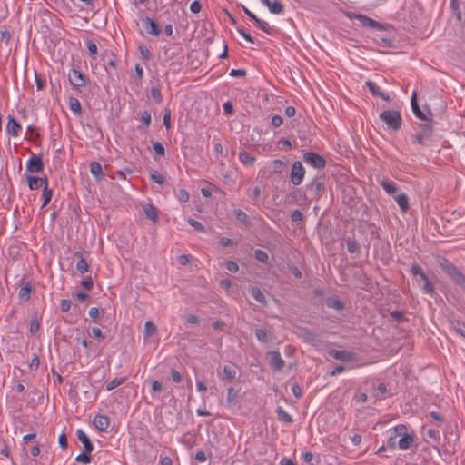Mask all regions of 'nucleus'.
I'll return each instance as SVG.
<instances>
[{
	"instance_id": "64",
	"label": "nucleus",
	"mask_w": 465,
	"mask_h": 465,
	"mask_svg": "<svg viewBox=\"0 0 465 465\" xmlns=\"http://www.w3.org/2000/svg\"><path fill=\"white\" fill-rule=\"evenodd\" d=\"M226 269L231 272H236L239 270V266L234 261H227Z\"/></svg>"
},
{
	"instance_id": "12",
	"label": "nucleus",
	"mask_w": 465,
	"mask_h": 465,
	"mask_svg": "<svg viewBox=\"0 0 465 465\" xmlns=\"http://www.w3.org/2000/svg\"><path fill=\"white\" fill-rule=\"evenodd\" d=\"M328 353L333 359L341 361L342 362H351L355 359V353L352 351L331 349L329 351Z\"/></svg>"
},
{
	"instance_id": "36",
	"label": "nucleus",
	"mask_w": 465,
	"mask_h": 465,
	"mask_svg": "<svg viewBox=\"0 0 465 465\" xmlns=\"http://www.w3.org/2000/svg\"><path fill=\"white\" fill-rule=\"evenodd\" d=\"M381 186L390 195H392L397 191L396 184L394 183H392V182H389V181H386V180H382L381 182Z\"/></svg>"
},
{
	"instance_id": "54",
	"label": "nucleus",
	"mask_w": 465,
	"mask_h": 465,
	"mask_svg": "<svg viewBox=\"0 0 465 465\" xmlns=\"http://www.w3.org/2000/svg\"><path fill=\"white\" fill-rule=\"evenodd\" d=\"M391 316L395 319L396 321L402 322L406 320L404 312L401 311H391L390 312Z\"/></svg>"
},
{
	"instance_id": "24",
	"label": "nucleus",
	"mask_w": 465,
	"mask_h": 465,
	"mask_svg": "<svg viewBox=\"0 0 465 465\" xmlns=\"http://www.w3.org/2000/svg\"><path fill=\"white\" fill-rule=\"evenodd\" d=\"M256 339L263 344H267L272 341V334L267 332L265 330L262 329H255L254 331Z\"/></svg>"
},
{
	"instance_id": "14",
	"label": "nucleus",
	"mask_w": 465,
	"mask_h": 465,
	"mask_svg": "<svg viewBox=\"0 0 465 465\" xmlns=\"http://www.w3.org/2000/svg\"><path fill=\"white\" fill-rule=\"evenodd\" d=\"M411 105L412 112H413V114H415L416 117H418L419 119L424 121V123H428L430 121V118H428L426 116L424 112H422L420 110V106L418 104V102H417V92H413V94L411 95Z\"/></svg>"
},
{
	"instance_id": "63",
	"label": "nucleus",
	"mask_w": 465,
	"mask_h": 465,
	"mask_svg": "<svg viewBox=\"0 0 465 465\" xmlns=\"http://www.w3.org/2000/svg\"><path fill=\"white\" fill-rule=\"evenodd\" d=\"M190 10L193 14L200 13L202 10V4L197 0L193 1L190 5Z\"/></svg>"
},
{
	"instance_id": "44",
	"label": "nucleus",
	"mask_w": 465,
	"mask_h": 465,
	"mask_svg": "<svg viewBox=\"0 0 465 465\" xmlns=\"http://www.w3.org/2000/svg\"><path fill=\"white\" fill-rule=\"evenodd\" d=\"M424 282V284L422 286V290L425 293L428 294H433L434 293V286L432 282L429 280L428 276L426 275L425 278L421 279Z\"/></svg>"
},
{
	"instance_id": "45",
	"label": "nucleus",
	"mask_w": 465,
	"mask_h": 465,
	"mask_svg": "<svg viewBox=\"0 0 465 465\" xmlns=\"http://www.w3.org/2000/svg\"><path fill=\"white\" fill-rule=\"evenodd\" d=\"M90 453L91 452H85V450H84L82 453H80L76 458H75V461L77 462H80V463H83V464H88L91 462L92 460V458L90 456Z\"/></svg>"
},
{
	"instance_id": "8",
	"label": "nucleus",
	"mask_w": 465,
	"mask_h": 465,
	"mask_svg": "<svg viewBox=\"0 0 465 465\" xmlns=\"http://www.w3.org/2000/svg\"><path fill=\"white\" fill-rule=\"evenodd\" d=\"M44 170V162L40 154H33L26 162V172L35 173Z\"/></svg>"
},
{
	"instance_id": "49",
	"label": "nucleus",
	"mask_w": 465,
	"mask_h": 465,
	"mask_svg": "<svg viewBox=\"0 0 465 465\" xmlns=\"http://www.w3.org/2000/svg\"><path fill=\"white\" fill-rule=\"evenodd\" d=\"M187 222L196 231H198V232H204L205 231V227H204V225L202 223H200V222H198V221H196V220H194L193 218H188Z\"/></svg>"
},
{
	"instance_id": "18",
	"label": "nucleus",
	"mask_w": 465,
	"mask_h": 465,
	"mask_svg": "<svg viewBox=\"0 0 465 465\" xmlns=\"http://www.w3.org/2000/svg\"><path fill=\"white\" fill-rule=\"evenodd\" d=\"M400 437L401 439L398 440V447L402 450L410 449L414 442V436L408 434V430H404V434H401Z\"/></svg>"
},
{
	"instance_id": "40",
	"label": "nucleus",
	"mask_w": 465,
	"mask_h": 465,
	"mask_svg": "<svg viewBox=\"0 0 465 465\" xmlns=\"http://www.w3.org/2000/svg\"><path fill=\"white\" fill-rule=\"evenodd\" d=\"M30 190H36L40 187L38 177L25 173Z\"/></svg>"
},
{
	"instance_id": "27",
	"label": "nucleus",
	"mask_w": 465,
	"mask_h": 465,
	"mask_svg": "<svg viewBox=\"0 0 465 465\" xmlns=\"http://www.w3.org/2000/svg\"><path fill=\"white\" fill-rule=\"evenodd\" d=\"M240 390L230 387L227 390L226 402L228 406H233L237 403Z\"/></svg>"
},
{
	"instance_id": "34",
	"label": "nucleus",
	"mask_w": 465,
	"mask_h": 465,
	"mask_svg": "<svg viewBox=\"0 0 465 465\" xmlns=\"http://www.w3.org/2000/svg\"><path fill=\"white\" fill-rule=\"evenodd\" d=\"M276 413L279 420L289 424L292 422V416L287 411H285L282 407L279 406L276 409Z\"/></svg>"
},
{
	"instance_id": "61",
	"label": "nucleus",
	"mask_w": 465,
	"mask_h": 465,
	"mask_svg": "<svg viewBox=\"0 0 465 465\" xmlns=\"http://www.w3.org/2000/svg\"><path fill=\"white\" fill-rule=\"evenodd\" d=\"M87 49H88V52H89V54L90 55H95L97 54V45L96 44L92 41V40H89L87 41Z\"/></svg>"
},
{
	"instance_id": "28",
	"label": "nucleus",
	"mask_w": 465,
	"mask_h": 465,
	"mask_svg": "<svg viewBox=\"0 0 465 465\" xmlns=\"http://www.w3.org/2000/svg\"><path fill=\"white\" fill-rule=\"evenodd\" d=\"M233 213L235 215V218L239 222H241L242 224H244L246 227L251 226V224H252L251 218L242 210L236 209L233 211Z\"/></svg>"
},
{
	"instance_id": "31",
	"label": "nucleus",
	"mask_w": 465,
	"mask_h": 465,
	"mask_svg": "<svg viewBox=\"0 0 465 465\" xmlns=\"http://www.w3.org/2000/svg\"><path fill=\"white\" fill-rule=\"evenodd\" d=\"M69 107L73 111V113L76 115H81L82 114V105L79 100L75 97L71 96L69 98Z\"/></svg>"
},
{
	"instance_id": "30",
	"label": "nucleus",
	"mask_w": 465,
	"mask_h": 465,
	"mask_svg": "<svg viewBox=\"0 0 465 465\" xmlns=\"http://www.w3.org/2000/svg\"><path fill=\"white\" fill-rule=\"evenodd\" d=\"M451 328L461 337L465 338V322L459 320L450 322Z\"/></svg>"
},
{
	"instance_id": "47",
	"label": "nucleus",
	"mask_w": 465,
	"mask_h": 465,
	"mask_svg": "<svg viewBox=\"0 0 465 465\" xmlns=\"http://www.w3.org/2000/svg\"><path fill=\"white\" fill-rule=\"evenodd\" d=\"M39 328H40V323H39V321L37 319L36 316H35L32 320H31V322H30V327H29V332L34 335L38 331H39Z\"/></svg>"
},
{
	"instance_id": "57",
	"label": "nucleus",
	"mask_w": 465,
	"mask_h": 465,
	"mask_svg": "<svg viewBox=\"0 0 465 465\" xmlns=\"http://www.w3.org/2000/svg\"><path fill=\"white\" fill-rule=\"evenodd\" d=\"M291 219L293 223H300L303 219V215L301 211L294 210L292 212Z\"/></svg>"
},
{
	"instance_id": "53",
	"label": "nucleus",
	"mask_w": 465,
	"mask_h": 465,
	"mask_svg": "<svg viewBox=\"0 0 465 465\" xmlns=\"http://www.w3.org/2000/svg\"><path fill=\"white\" fill-rule=\"evenodd\" d=\"M292 391L296 399H300L302 396V389L297 382L292 384Z\"/></svg>"
},
{
	"instance_id": "20",
	"label": "nucleus",
	"mask_w": 465,
	"mask_h": 465,
	"mask_svg": "<svg viewBox=\"0 0 465 465\" xmlns=\"http://www.w3.org/2000/svg\"><path fill=\"white\" fill-rule=\"evenodd\" d=\"M94 425L98 430L104 431L110 425V419L105 415H96L94 418Z\"/></svg>"
},
{
	"instance_id": "6",
	"label": "nucleus",
	"mask_w": 465,
	"mask_h": 465,
	"mask_svg": "<svg viewBox=\"0 0 465 465\" xmlns=\"http://www.w3.org/2000/svg\"><path fill=\"white\" fill-rule=\"evenodd\" d=\"M302 160L316 169H323L326 166V160L314 152H306L302 155Z\"/></svg>"
},
{
	"instance_id": "11",
	"label": "nucleus",
	"mask_w": 465,
	"mask_h": 465,
	"mask_svg": "<svg viewBox=\"0 0 465 465\" xmlns=\"http://www.w3.org/2000/svg\"><path fill=\"white\" fill-rule=\"evenodd\" d=\"M68 79L70 84L74 88H81L86 85L85 76L78 70L72 69L68 74Z\"/></svg>"
},
{
	"instance_id": "16",
	"label": "nucleus",
	"mask_w": 465,
	"mask_h": 465,
	"mask_svg": "<svg viewBox=\"0 0 465 465\" xmlns=\"http://www.w3.org/2000/svg\"><path fill=\"white\" fill-rule=\"evenodd\" d=\"M237 371L236 366L232 363L224 365L223 368V375L220 376L222 380H226L232 382L236 378Z\"/></svg>"
},
{
	"instance_id": "58",
	"label": "nucleus",
	"mask_w": 465,
	"mask_h": 465,
	"mask_svg": "<svg viewBox=\"0 0 465 465\" xmlns=\"http://www.w3.org/2000/svg\"><path fill=\"white\" fill-rule=\"evenodd\" d=\"M81 285L87 291H90L93 289L94 287V282H93V280L90 276L84 278L82 282H81Z\"/></svg>"
},
{
	"instance_id": "5",
	"label": "nucleus",
	"mask_w": 465,
	"mask_h": 465,
	"mask_svg": "<svg viewBox=\"0 0 465 465\" xmlns=\"http://www.w3.org/2000/svg\"><path fill=\"white\" fill-rule=\"evenodd\" d=\"M347 16L351 20H358L364 27L372 28L379 31L384 30L385 28L382 24L362 14L348 13Z\"/></svg>"
},
{
	"instance_id": "25",
	"label": "nucleus",
	"mask_w": 465,
	"mask_h": 465,
	"mask_svg": "<svg viewBox=\"0 0 465 465\" xmlns=\"http://www.w3.org/2000/svg\"><path fill=\"white\" fill-rule=\"evenodd\" d=\"M302 337L304 341L312 345H317L321 342V340L318 338L317 334L307 329L302 331Z\"/></svg>"
},
{
	"instance_id": "21",
	"label": "nucleus",
	"mask_w": 465,
	"mask_h": 465,
	"mask_svg": "<svg viewBox=\"0 0 465 465\" xmlns=\"http://www.w3.org/2000/svg\"><path fill=\"white\" fill-rule=\"evenodd\" d=\"M76 435H77L78 440L84 445V450H85V452H92L94 450L93 443L91 442L88 436L84 432V430L81 429L77 430Z\"/></svg>"
},
{
	"instance_id": "23",
	"label": "nucleus",
	"mask_w": 465,
	"mask_h": 465,
	"mask_svg": "<svg viewBox=\"0 0 465 465\" xmlns=\"http://www.w3.org/2000/svg\"><path fill=\"white\" fill-rule=\"evenodd\" d=\"M249 292L251 295L255 299V301H257L258 302L264 306L267 305V300L260 288L256 286H251L249 288Z\"/></svg>"
},
{
	"instance_id": "33",
	"label": "nucleus",
	"mask_w": 465,
	"mask_h": 465,
	"mask_svg": "<svg viewBox=\"0 0 465 465\" xmlns=\"http://www.w3.org/2000/svg\"><path fill=\"white\" fill-rule=\"evenodd\" d=\"M326 304L329 308L341 311L344 309V303L339 298H328Z\"/></svg>"
},
{
	"instance_id": "15",
	"label": "nucleus",
	"mask_w": 465,
	"mask_h": 465,
	"mask_svg": "<svg viewBox=\"0 0 465 465\" xmlns=\"http://www.w3.org/2000/svg\"><path fill=\"white\" fill-rule=\"evenodd\" d=\"M22 130L21 124L18 123V121L14 117L9 115L8 116V122L6 125V131L8 134L11 136L16 137L19 135V133Z\"/></svg>"
},
{
	"instance_id": "39",
	"label": "nucleus",
	"mask_w": 465,
	"mask_h": 465,
	"mask_svg": "<svg viewBox=\"0 0 465 465\" xmlns=\"http://www.w3.org/2000/svg\"><path fill=\"white\" fill-rule=\"evenodd\" d=\"M157 331V328H156V325L151 322V321H147L144 324V330H143V333H144V336H152L153 334H155Z\"/></svg>"
},
{
	"instance_id": "50",
	"label": "nucleus",
	"mask_w": 465,
	"mask_h": 465,
	"mask_svg": "<svg viewBox=\"0 0 465 465\" xmlns=\"http://www.w3.org/2000/svg\"><path fill=\"white\" fill-rule=\"evenodd\" d=\"M450 8L455 13L458 20H461V12L460 10V5L458 0H450Z\"/></svg>"
},
{
	"instance_id": "43",
	"label": "nucleus",
	"mask_w": 465,
	"mask_h": 465,
	"mask_svg": "<svg viewBox=\"0 0 465 465\" xmlns=\"http://www.w3.org/2000/svg\"><path fill=\"white\" fill-rule=\"evenodd\" d=\"M254 256L261 262H263V263H268L269 262V255H268V253L266 252L261 250V249L255 250Z\"/></svg>"
},
{
	"instance_id": "38",
	"label": "nucleus",
	"mask_w": 465,
	"mask_h": 465,
	"mask_svg": "<svg viewBox=\"0 0 465 465\" xmlns=\"http://www.w3.org/2000/svg\"><path fill=\"white\" fill-rule=\"evenodd\" d=\"M53 197V190L50 188H43L42 192V198H43V203L41 208L43 209L52 200Z\"/></svg>"
},
{
	"instance_id": "52",
	"label": "nucleus",
	"mask_w": 465,
	"mask_h": 465,
	"mask_svg": "<svg viewBox=\"0 0 465 465\" xmlns=\"http://www.w3.org/2000/svg\"><path fill=\"white\" fill-rule=\"evenodd\" d=\"M272 168H273V172L276 173H280L282 171V168L284 166V163L282 160H280V159H276V160L272 161Z\"/></svg>"
},
{
	"instance_id": "32",
	"label": "nucleus",
	"mask_w": 465,
	"mask_h": 465,
	"mask_svg": "<svg viewBox=\"0 0 465 465\" xmlns=\"http://www.w3.org/2000/svg\"><path fill=\"white\" fill-rule=\"evenodd\" d=\"M398 205L401 209L402 212H407L409 209V199L405 193H401L396 196L395 198Z\"/></svg>"
},
{
	"instance_id": "19",
	"label": "nucleus",
	"mask_w": 465,
	"mask_h": 465,
	"mask_svg": "<svg viewBox=\"0 0 465 465\" xmlns=\"http://www.w3.org/2000/svg\"><path fill=\"white\" fill-rule=\"evenodd\" d=\"M366 86L369 88L370 92L373 96L381 97V99L385 101H390L389 94H385L384 92H381L380 90V87L372 81H367Z\"/></svg>"
},
{
	"instance_id": "3",
	"label": "nucleus",
	"mask_w": 465,
	"mask_h": 465,
	"mask_svg": "<svg viewBox=\"0 0 465 465\" xmlns=\"http://www.w3.org/2000/svg\"><path fill=\"white\" fill-rule=\"evenodd\" d=\"M440 264L451 280L465 291V276L463 273L452 262L445 258L440 262Z\"/></svg>"
},
{
	"instance_id": "59",
	"label": "nucleus",
	"mask_w": 465,
	"mask_h": 465,
	"mask_svg": "<svg viewBox=\"0 0 465 465\" xmlns=\"http://www.w3.org/2000/svg\"><path fill=\"white\" fill-rule=\"evenodd\" d=\"M359 249V245L356 241L349 240L347 242V250L350 253H354Z\"/></svg>"
},
{
	"instance_id": "4",
	"label": "nucleus",
	"mask_w": 465,
	"mask_h": 465,
	"mask_svg": "<svg viewBox=\"0 0 465 465\" xmlns=\"http://www.w3.org/2000/svg\"><path fill=\"white\" fill-rule=\"evenodd\" d=\"M307 190L311 193L315 200H319L325 192V182L323 176H316L306 185Z\"/></svg>"
},
{
	"instance_id": "2",
	"label": "nucleus",
	"mask_w": 465,
	"mask_h": 465,
	"mask_svg": "<svg viewBox=\"0 0 465 465\" xmlns=\"http://www.w3.org/2000/svg\"><path fill=\"white\" fill-rule=\"evenodd\" d=\"M379 118L387 125L389 130L397 132L401 127V115L397 110H383Z\"/></svg>"
},
{
	"instance_id": "48",
	"label": "nucleus",
	"mask_w": 465,
	"mask_h": 465,
	"mask_svg": "<svg viewBox=\"0 0 465 465\" xmlns=\"http://www.w3.org/2000/svg\"><path fill=\"white\" fill-rule=\"evenodd\" d=\"M152 146L156 154L160 156H163L165 154V149L161 143L153 141Z\"/></svg>"
},
{
	"instance_id": "7",
	"label": "nucleus",
	"mask_w": 465,
	"mask_h": 465,
	"mask_svg": "<svg viewBox=\"0 0 465 465\" xmlns=\"http://www.w3.org/2000/svg\"><path fill=\"white\" fill-rule=\"evenodd\" d=\"M305 169L300 161H295L292 163L290 181L293 185H300L304 178Z\"/></svg>"
},
{
	"instance_id": "29",
	"label": "nucleus",
	"mask_w": 465,
	"mask_h": 465,
	"mask_svg": "<svg viewBox=\"0 0 465 465\" xmlns=\"http://www.w3.org/2000/svg\"><path fill=\"white\" fill-rule=\"evenodd\" d=\"M239 160L241 163L246 166H252L255 163V157L252 156L245 151H242L239 153Z\"/></svg>"
},
{
	"instance_id": "1",
	"label": "nucleus",
	"mask_w": 465,
	"mask_h": 465,
	"mask_svg": "<svg viewBox=\"0 0 465 465\" xmlns=\"http://www.w3.org/2000/svg\"><path fill=\"white\" fill-rule=\"evenodd\" d=\"M424 110L427 111V113L430 114V116L432 115V113L429 107V105H424ZM432 118L430 117V121L428 123H423L420 124V131L416 133L415 134L411 135V138L413 139V143H416L420 145H425L427 142L431 140V137L433 135V126H432Z\"/></svg>"
},
{
	"instance_id": "51",
	"label": "nucleus",
	"mask_w": 465,
	"mask_h": 465,
	"mask_svg": "<svg viewBox=\"0 0 465 465\" xmlns=\"http://www.w3.org/2000/svg\"><path fill=\"white\" fill-rule=\"evenodd\" d=\"M138 50L143 59L150 60L152 58L151 52L144 45H139Z\"/></svg>"
},
{
	"instance_id": "46",
	"label": "nucleus",
	"mask_w": 465,
	"mask_h": 465,
	"mask_svg": "<svg viewBox=\"0 0 465 465\" xmlns=\"http://www.w3.org/2000/svg\"><path fill=\"white\" fill-rule=\"evenodd\" d=\"M151 179L159 184H163L164 177L156 170H153L150 172Z\"/></svg>"
},
{
	"instance_id": "41",
	"label": "nucleus",
	"mask_w": 465,
	"mask_h": 465,
	"mask_svg": "<svg viewBox=\"0 0 465 465\" xmlns=\"http://www.w3.org/2000/svg\"><path fill=\"white\" fill-rule=\"evenodd\" d=\"M126 381V378L125 377H121V378H114V380H112L111 381H109L106 385V391H112L114 390V388L122 385L123 383H124Z\"/></svg>"
},
{
	"instance_id": "17",
	"label": "nucleus",
	"mask_w": 465,
	"mask_h": 465,
	"mask_svg": "<svg viewBox=\"0 0 465 465\" xmlns=\"http://www.w3.org/2000/svg\"><path fill=\"white\" fill-rule=\"evenodd\" d=\"M261 3L267 6L271 13L272 14H282L284 10L283 5L279 0H273L272 2L271 0H260Z\"/></svg>"
},
{
	"instance_id": "26",
	"label": "nucleus",
	"mask_w": 465,
	"mask_h": 465,
	"mask_svg": "<svg viewBox=\"0 0 465 465\" xmlns=\"http://www.w3.org/2000/svg\"><path fill=\"white\" fill-rule=\"evenodd\" d=\"M90 172L99 181L104 178L102 165L98 162H92L90 163Z\"/></svg>"
},
{
	"instance_id": "13",
	"label": "nucleus",
	"mask_w": 465,
	"mask_h": 465,
	"mask_svg": "<svg viewBox=\"0 0 465 465\" xmlns=\"http://www.w3.org/2000/svg\"><path fill=\"white\" fill-rule=\"evenodd\" d=\"M404 430H408L407 426L404 424H399L393 428V430L387 441L390 449L394 450L396 448L398 445L397 438L400 437L401 434H404Z\"/></svg>"
},
{
	"instance_id": "37",
	"label": "nucleus",
	"mask_w": 465,
	"mask_h": 465,
	"mask_svg": "<svg viewBox=\"0 0 465 465\" xmlns=\"http://www.w3.org/2000/svg\"><path fill=\"white\" fill-rule=\"evenodd\" d=\"M32 292V286L28 282L23 287H21L19 291V298L23 301H28L30 299V293Z\"/></svg>"
},
{
	"instance_id": "55",
	"label": "nucleus",
	"mask_w": 465,
	"mask_h": 465,
	"mask_svg": "<svg viewBox=\"0 0 465 465\" xmlns=\"http://www.w3.org/2000/svg\"><path fill=\"white\" fill-rule=\"evenodd\" d=\"M151 96L153 99H154L157 103H160L163 99L161 91L157 87H152L151 88Z\"/></svg>"
},
{
	"instance_id": "35",
	"label": "nucleus",
	"mask_w": 465,
	"mask_h": 465,
	"mask_svg": "<svg viewBox=\"0 0 465 465\" xmlns=\"http://www.w3.org/2000/svg\"><path fill=\"white\" fill-rule=\"evenodd\" d=\"M143 212L146 217L153 222L157 220V211L155 207L152 204H146L143 207Z\"/></svg>"
},
{
	"instance_id": "62",
	"label": "nucleus",
	"mask_w": 465,
	"mask_h": 465,
	"mask_svg": "<svg viewBox=\"0 0 465 465\" xmlns=\"http://www.w3.org/2000/svg\"><path fill=\"white\" fill-rule=\"evenodd\" d=\"M72 302L70 300L63 299L60 302V309L63 312H66L70 310Z\"/></svg>"
},
{
	"instance_id": "9",
	"label": "nucleus",
	"mask_w": 465,
	"mask_h": 465,
	"mask_svg": "<svg viewBox=\"0 0 465 465\" xmlns=\"http://www.w3.org/2000/svg\"><path fill=\"white\" fill-rule=\"evenodd\" d=\"M266 358L269 361L271 368L274 371H280L285 365L284 360L282 358L281 353L277 351L267 352Z\"/></svg>"
},
{
	"instance_id": "22",
	"label": "nucleus",
	"mask_w": 465,
	"mask_h": 465,
	"mask_svg": "<svg viewBox=\"0 0 465 465\" xmlns=\"http://www.w3.org/2000/svg\"><path fill=\"white\" fill-rule=\"evenodd\" d=\"M248 17L250 19H252L258 26L261 30H262L263 32L271 35L272 34V28L269 25V24L260 18H258L253 13H250L248 15Z\"/></svg>"
},
{
	"instance_id": "56",
	"label": "nucleus",
	"mask_w": 465,
	"mask_h": 465,
	"mask_svg": "<svg viewBox=\"0 0 465 465\" xmlns=\"http://www.w3.org/2000/svg\"><path fill=\"white\" fill-rule=\"evenodd\" d=\"M411 272L413 275H419L421 279L422 278H425L426 274L424 273L422 268L418 265V264H414L411 269Z\"/></svg>"
},
{
	"instance_id": "10",
	"label": "nucleus",
	"mask_w": 465,
	"mask_h": 465,
	"mask_svg": "<svg viewBox=\"0 0 465 465\" xmlns=\"http://www.w3.org/2000/svg\"><path fill=\"white\" fill-rule=\"evenodd\" d=\"M143 26L145 29V32L148 35H153V36H159L162 33L160 25L149 16H143L141 18Z\"/></svg>"
},
{
	"instance_id": "60",
	"label": "nucleus",
	"mask_w": 465,
	"mask_h": 465,
	"mask_svg": "<svg viewBox=\"0 0 465 465\" xmlns=\"http://www.w3.org/2000/svg\"><path fill=\"white\" fill-rule=\"evenodd\" d=\"M171 378L175 383H180L183 381L182 374L175 369L171 370Z\"/></svg>"
},
{
	"instance_id": "42",
	"label": "nucleus",
	"mask_w": 465,
	"mask_h": 465,
	"mask_svg": "<svg viewBox=\"0 0 465 465\" xmlns=\"http://www.w3.org/2000/svg\"><path fill=\"white\" fill-rule=\"evenodd\" d=\"M76 270L81 274H84L89 271V264L84 257H81V259L78 260L76 263Z\"/></svg>"
}]
</instances>
